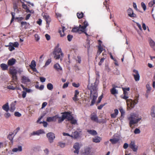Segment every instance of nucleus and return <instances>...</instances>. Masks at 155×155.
I'll use <instances>...</instances> for the list:
<instances>
[{
  "label": "nucleus",
  "instance_id": "nucleus-1",
  "mask_svg": "<svg viewBox=\"0 0 155 155\" xmlns=\"http://www.w3.org/2000/svg\"><path fill=\"white\" fill-rule=\"evenodd\" d=\"M97 86L96 81L93 83L89 84L87 86V88L90 91L91 98L92 99L90 106L94 104L97 97Z\"/></svg>",
  "mask_w": 155,
  "mask_h": 155
},
{
  "label": "nucleus",
  "instance_id": "nucleus-2",
  "mask_svg": "<svg viewBox=\"0 0 155 155\" xmlns=\"http://www.w3.org/2000/svg\"><path fill=\"white\" fill-rule=\"evenodd\" d=\"M135 98V99L134 101L130 99L127 100V107L132 108H134L135 105L137 103L139 99V96H136Z\"/></svg>",
  "mask_w": 155,
  "mask_h": 155
},
{
  "label": "nucleus",
  "instance_id": "nucleus-3",
  "mask_svg": "<svg viewBox=\"0 0 155 155\" xmlns=\"http://www.w3.org/2000/svg\"><path fill=\"white\" fill-rule=\"evenodd\" d=\"M128 119L130 121V127H132L133 125L137 124L140 120L141 119L137 118L136 115L134 114L130 115V117H128Z\"/></svg>",
  "mask_w": 155,
  "mask_h": 155
},
{
  "label": "nucleus",
  "instance_id": "nucleus-4",
  "mask_svg": "<svg viewBox=\"0 0 155 155\" xmlns=\"http://www.w3.org/2000/svg\"><path fill=\"white\" fill-rule=\"evenodd\" d=\"M53 54L54 55V58L56 59H58L63 56V54L61 48L58 47L54 48Z\"/></svg>",
  "mask_w": 155,
  "mask_h": 155
},
{
  "label": "nucleus",
  "instance_id": "nucleus-5",
  "mask_svg": "<svg viewBox=\"0 0 155 155\" xmlns=\"http://www.w3.org/2000/svg\"><path fill=\"white\" fill-rule=\"evenodd\" d=\"M91 119L94 121L95 122L97 123H104L106 122L105 120H103L102 121H98V117L97 114L94 113H93L91 114Z\"/></svg>",
  "mask_w": 155,
  "mask_h": 155
},
{
  "label": "nucleus",
  "instance_id": "nucleus-6",
  "mask_svg": "<svg viewBox=\"0 0 155 155\" xmlns=\"http://www.w3.org/2000/svg\"><path fill=\"white\" fill-rule=\"evenodd\" d=\"M129 147L134 152H137L138 149V146L135 145V142L134 141H131L129 145Z\"/></svg>",
  "mask_w": 155,
  "mask_h": 155
},
{
  "label": "nucleus",
  "instance_id": "nucleus-7",
  "mask_svg": "<svg viewBox=\"0 0 155 155\" xmlns=\"http://www.w3.org/2000/svg\"><path fill=\"white\" fill-rule=\"evenodd\" d=\"M46 136L49 142L50 143H53L54 140L55 138L54 134L52 132H49L47 134Z\"/></svg>",
  "mask_w": 155,
  "mask_h": 155
},
{
  "label": "nucleus",
  "instance_id": "nucleus-8",
  "mask_svg": "<svg viewBox=\"0 0 155 155\" xmlns=\"http://www.w3.org/2000/svg\"><path fill=\"white\" fill-rule=\"evenodd\" d=\"M133 72L135 73L132 74L135 80L136 81H139L140 79V76L138 71L137 70L134 69L133 71Z\"/></svg>",
  "mask_w": 155,
  "mask_h": 155
},
{
  "label": "nucleus",
  "instance_id": "nucleus-9",
  "mask_svg": "<svg viewBox=\"0 0 155 155\" xmlns=\"http://www.w3.org/2000/svg\"><path fill=\"white\" fill-rule=\"evenodd\" d=\"M128 15L131 18H136V15L133 12L132 9L129 8L127 11Z\"/></svg>",
  "mask_w": 155,
  "mask_h": 155
},
{
  "label": "nucleus",
  "instance_id": "nucleus-10",
  "mask_svg": "<svg viewBox=\"0 0 155 155\" xmlns=\"http://www.w3.org/2000/svg\"><path fill=\"white\" fill-rule=\"evenodd\" d=\"M36 66V64L35 61L34 60H32L29 66L32 69L33 71L38 73V72L35 68Z\"/></svg>",
  "mask_w": 155,
  "mask_h": 155
},
{
  "label": "nucleus",
  "instance_id": "nucleus-11",
  "mask_svg": "<svg viewBox=\"0 0 155 155\" xmlns=\"http://www.w3.org/2000/svg\"><path fill=\"white\" fill-rule=\"evenodd\" d=\"M64 115L66 117V119H67L68 120H71L72 118L73 117L71 114L70 113L68 112H65L63 113Z\"/></svg>",
  "mask_w": 155,
  "mask_h": 155
},
{
  "label": "nucleus",
  "instance_id": "nucleus-12",
  "mask_svg": "<svg viewBox=\"0 0 155 155\" xmlns=\"http://www.w3.org/2000/svg\"><path fill=\"white\" fill-rule=\"evenodd\" d=\"M73 147L75 149V150L74 151V152L75 153L78 154L80 148L79 143H75Z\"/></svg>",
  "mask_w": 155,
  "mask_h": 155
},
{
  "label": "nucleus",
  "instance_id": "nucleus-13",
  "mask_svg": "<svg viewBox=\"0 0 155 155\" xmlns=\"http://www.w3.org/2000/svg\"><path fill=\"white\" fill-rule=\"evenodd\" d=\"M82 24L83 25L81 26V31H85L86 28L88 25V24L87 21H84Z\"/></svg>",
  "mask_w": 155,
  "mask_h": 155
},
{
  "label": "nucleus",
  "instance_id": "nucleus-14",
  "mask_svg": "<svg viewBox=\"0 0 155 155\" xmlns=\"http://www.w3.org/2000/svg\"><path fill=\"white\" fill-rule=\"evenodd\" d=\"M16 62V59L12 58L10 59L8 61L7 64L8 66H12L14 65L15 63Z\"/></svg>",
  "mask_w": 155,
  "mask_h": 155
},
{
  "label": "nucleus",
  "instance_id": "nucleus-15",
  "mask_svg": "<svg viewBox=\"0 0 155 155\" xmlns=\"http://www.w3.org/2000/svg\"><path fill=\"white\" fill-rule=\"evenodd\" d=\"M79 92L78 90H76L74 91V97H73L72 99L74 101H78L79 99L78 98V95L79 94Z\"/></svg>",
  "mask_w": 155,
  "mask_h": 155
},
{
  "label": "nucleus",
  "instance_id": "nucleus-16",
  "mask_svg": "<svg viewBox=\"0 0 155 155\" xmlns=\"http://www.w3.org/2000/svg\"><path fill=\"white\" fill-rule=\"evenodd\" d=\"M65 29V27L64 26H62V28L59 29V33H60L61 37H63L65 35L64 33Z\"/></svg>",
  "mask_w": 155,
  "mask_h": 155
},
{
  "label": "nucleus",
  "instance_id": "nucleus-17",
  "mask_svg": "<svg viewBox=\"0 0 155 155\" xmlns=\"http://www.w3.org/2000/svg\"><path fill=\"white\" fill-rule=\"evenodd\" d=\"M150 114L152 117L155 118V105L151 107Z\"/></svg>",
  "mask_w": 155,
  "mask_h": 155
},
{
  "label": "nucleus",
  "instance_id": "nucleus-18",
  "mask_svg": "<svg viewBox=\"0 0 155 155\" xmlns=\"http://www.w3.org/2000/svg\"><path fill=\"white\" fill-rule=\"evenodd\" d=\"M21 26L25 28V29L27 28L30 24L29 23L26 21H21Z\"/></svg>",
  "mask_w": 155,
  "mask_h": 155
},
{
  "label": "nucleus",
  "instance_id": "nucleus-19",
  "mask_svg": "<svg viewBox=\"0 0 155 155\" xmlns=\"http://www.w3.org/2000/svg\"><path fill=\"white\" fill-rule=\"evenodd\" d=\"M22 82L24 84H26L30 82V79L28 77L25 76H23L21 78Z\"/></svg>",
  "mask_w": 155,
  "mask_h": 155
},
{
  "label": "nucleus",
  "instance_id": "nucleus-20",
  "mask_svg": "<svg viewBox=\"0 0 155 155\" xmlns=\"http://www.w3.org/2000/svg\"><path fill=\"white\" fill-rule=\"evenodd\" d=\"M149 42L150 47L155 51V42L151 38L149 40Z\"/></svg>",
  "mask_w": 155,
  "mask_h": 155
},
{
  "label": "nucleus",
  "instance_id": "nucleus-21",
  "mask_svg": "<svg viewBox=\"0 0 155 155\" xmlns=\"http://www.w3.org/2000/svg\"><path fill=\"white\" fill-rule=\"evenodd\" d=\"M112 86L113 87L111 89L110 91L111 94L113 95L117 94L118 91L115 88L117 87L114 85H113Z\"/></svg>",
  "mask_w": 155,
  "mask_h": 155
},
{
  "label": "nucleus",
  "instance_id": "nucleus-22",
  "mask_svg": "<svg viewBox=\"0 0 155 155\" xmlns=\"http://www.w3.org/2000/svg\"><path fill=\"white\" fill-rule=\"evenodd\" d=\"M43 17L45 19L46 22V24H49L51 21V19L49 16L47 14L45 13L43 16Z\"/></svg>",
  "mask_w": 155,
  "mask_h": 155
},
{
  "label": "nucleus",
  "instance_id": "nucleus-23",
  "mask_svg": "<svg viewBox=\"0 0 155 155\" xmlns=\"http://www.w3.org/2000/svg\"><path fill=\"white\" fill-rule=\"evenodd\" d=\"M16 102V101H15L14 102L11 103L10 105V107L9 109V110L11 112H13L15 110V104Z\"/></svg>",
  "mask_w": 155,
  "mask_h": 155
},
{
  "label": "nucleus",
  "instance_id": "nucleus-24",
  "mask_svg": "<svg viewBox=\"0 0 155 155\" xmlns=\"http://www.w3.org/2000/svg\"><path fill=\"white\" fill-rule=\"evenodd\" d=\"M57 117L55 116L52 117H49L47 118L46 120L48 122L55 121L56 120Z\"/></svg>",
  "mask_w": 155,
  "mask_h": 155
},
{
  "label": "nucleus",
  "instance_id": "nucleus-25",
  "mask_svg": "<svg viewBox=\"0 0 155 155\" xmlns=\"http://www.w3.org/2000/svg\"><path fill=\"white\" fill-rule=\"evenodd\" d=\"M54 68L58 71L62 70V68L58 63H56L54 65Z\"/></svg>",
  "mask_w": 155,
  "mask_h": 155
},
{
  "label": "nucleus",
  "instance_id": "nucleus-26",
  "mask_svg": "<svg viewBox=\"0 0 155 155\" xmlns=\"http://www.w3.org/2000/svg\"><path fill=\"white\" fill-rule=\"evenodd\" d=\"M102 139L100 137L96 136L93 138L92 139L93 141L96 143H98L100 142Z\"/></svg>",
  "mask_w": 155,
  "mask_h": 155
},
{
  "label": "nucleus",
  "instance_id": "nucleus-27",
  "mask_svg": "<svg viewBox=\"0 0 155 155\" xmlns=\"http://www.w3.org/2000/svg\"><path fill=\"white\" fill-rule=\"evenodd\" d=\"M81 25H80L78 27L73 28L72 29V31L74 32H78L79 31H81Z\"/></svg>",
  "mask_w": 155,
  "mask_h": 155
},
{
  "label": "nucleus",
  "instance_id": "nucleus-28",
  "mask_svg": "<svg viewBox=\"0 0 155 155\" xmlns=\"http://www.w3.org/2000/svg\"><path fill=\"white\" fill-rule=\"evenodd\" d=\"M0 66L3 70L5 71L8 70V65L2 63L0 64Z\"/></svg>",
  "mask_w": 155,
  "mask_h": 155
},
{
  "label": "nucleus",
  "instance_id": "nucleus-29",
  "mask_svg": "<svg viewBox=\"0 0 155 155\" xmlns=\"http://www.w3.org/2000/svg\"><path fill=\"white\" fill-rule=\"evenodd\" d=\"M2 108L6 112H8L9 109L8 103H7L4 105L2 107Z\"/></svg>",
  "mask_w": 155,
  "mask_h": 155
},
{
  "label": "nucleus",
  "instance_id": "nucleus-30",
  "mask_svg": "<svg viewBox=\"0 0 155 155\" xmlns=\"http://www.w3.org/2000/svg\"><path fill=\"white\" fill-rule=\"evenodd\" d=\"M120 140L119 138H114L112 139H110V141L111 143L114 144L116 143H118Z\"/></svg>",
  "mask_w": 155,
  "mask_h": 155
},
{
  "label": "nucleus",
  "instance_id": "nucleus-31",
  "mask_svg": "<svg viewBox=\"0 0 155 155\" xmlns=\"http://www.w3.org/2000/svg\"><path fill=\"white\" fill-rule=\"evenodd\" d=\"M90 40H89L88 39H87L86 42L84 45V46L85 48H87V51H88L89 50L90 47Z\"/></svg>",
  "mask_w": 155,
  "mask_h": 155
},
{
  "label": "nucleus",
  "instance_id": "nucleus-32",
  "mask_svg": "<svg viewBox=\"0 0 155 155\" xmlns=\"http://www.w3.org/2000/svg\"><path fill=\"white\" fill-rule=\"evenodd\" d=\"M72 135L71 137H74L75 138H77L79 136V133L77 131H75L72 133Z\"/></svg>",
  "mask_w": 155,
  "mask_h": 155
},
{
  "label": "nucleus",
  "instance_id": "nucleus-33",
  "mask_svg": "<svg viewBox=\"0 0 155 155\" xmlns=\"http://www.w3.org/2000/svg\"><path fill=\"white\" fill-rule=\"evenodd\" d=\"M22 150V147L21 146H18V148H14L12 150L13 152H17V151H21Z\"/></svg>",
  "mask_w": 155,
  "mask_h": 155
},
{
  "label": "nucleus",
  "instance_id": "nucleus-34",
  "mask_svg": "<svg viewBox=\"0 0 155 155\" xmlns=\"http://www.w3.org/2000/svg\"><path fill=\"white\" fill-rule=\"evenodd\" d=\"M87 132L92 135H96L97 134V132L94 130H88Z\"/></svg>",
  "mask_w": 155,
  "mask_h": 155
},
{
  "label": "nucleus",
  "instance_id": "nucleus-35",
  "mask_svg": "<svg viewBox=\"0 0 155 155\" xmlns=\"http://www.w3.org/2000/svg\"><path fill=\"white\" fill-rule=\"evenodd\" d=\"M103 50V48L101 46V44L98 46V50L97 51V54L99 55Z\"/></svg>",
  "mask_w": 155,
  "mask_h": 155
},
{
  "label": "nucleus",
  "instance_id": "nucleus-36",
  "mask_svg": "<svg viewBox=\"0 0 155 155\" xmlns=\"http://www.w3.org/2000/svg\"><path fill=\"white\" fill-rule=\"evenodd\" d=\"M122 90L123 91V94L125 95H128V92L127 91H129L130 90V88H122Z\"/></svg>",
  "mask_w": 155,
  "mask_h": 155
},
{
  "label": "nucleus",
  "instance_id": "nucleus-37",
  "mask_svg": "<svg viewBox=\"0 0 155 155\" xmlns=\"http://www.w3.org/2000/svg\"><path fill=\"white\" fill-rule=\"evenodd\" d=\"M77 15L79 19H80L83 18L84 16V14L82 12H78L77 14Z\"/></svg>",
  "mask_w": 155,
  "mask_h": 155
},
{
  "label": "nucleus",
  "instance_id": "nucleus-38",
  "mask_svg": "<svg viewBox=\"0 0 155 155\" xmlns=\"http://www.w3.org/2000/svg\"><path fill=\"white\" fill-rule=\"evenodd\" d=\"M47 88L49 90H52L53 88V86L52 84L50 83H48L47 84Z\"/></svg>",
  "mask_w": 155,
  "mask_h": 155
},
{
  "label": "nucleus",
  "instance_id": "nucleus-39",
  "mask_svg": "<svg viewBox=\"0 0 155 155\" xmlns=\"http://www.w3.org/2000/svg\"><path fill=\"white\" fill-rule=\"evenodd\" d=\"M66 117L65 115H64V113L62 115V117H60L58 120V122L60 123L63 121L65 119H66Z\"/></svg>",
  "mask_w": 155,
  "mask_h": 155
},
{
  "label": "nucleus",
  "instance_id": "nucleus-40",
  "mask_svg": "<svg viewBox=\"0 0 155 155\" xmlns=\"http://www.w3.org/2000/svg\"><path fill=\"white\" fill-rule=\"evenodd\" d=\"M11 74L12 75L17 74V72L16 69H11L10 70Z\"/></svg>",
  "mask_w": 155,
  "mask_h": 155
},
{
  "label": "nucleus",
  "instance_id": "nucleus-41",
  "mask_svg": "<svg viewBox=\"0 0 155 155\" xmlns=\"http://www.w3.org/2000/svg\"><path fill=\"white\" fill-rule=\"evenodd\" d=\"M11 13L12 16V19L10 21V24H11L13 22L15 18V12H11Z\"/></svg>",
  "mask_w": 155,
  "mask_h": 155
},
{
  "label": "nucleus",
  "instance_id": "nucleus-42",
  "mask_svg": "<svg viewBox=\"0 0 155 155\" xmlns=\"http://www.w3.org/2000/svg\"><path fill=\"white\" fill-rule=\"evenodd\" d=\"M119 110L121 113V117H124V116L125 114V112L124 110L122 108H119Z\"/></svg>",
  "mask_w": 155,
  "mask_h": 155
},
{
  "label": "nucleus",
  "instance_id": "nucleus-43",
  "mask_svg": "<svg viewBox=\"0 0 155 155\" xmlns=\"http://www.w3.org/2000/svg\"><path fill=\"white\" fill-rule=\"evenodd\" d=\"M13 135V133H11V134H10L8 135V138L11 141V142H13V137L12 136V135Z\"/></svg>",
  "mask_w": 155,
  "mask_h": 155
},
{
  "label": "nucleus",
  "instance_id": "nucleus-44",
  "mask_svg": "<svg viewBox=\"0 0 155 155\" xmlns=\"http://www.w3.org/2000/svg\"><path fill=\"white\" fill-rule=\"evenodd\" d=\"M7 88L9 89L14 90L15 89L16 87H14L12 84L9 85L7 86Z\"/></svg>",
  "mask_w": 155,
  "mask_h": 155
},
{
  "label": "nucleus",
  "instance_id": "nucleus-45",
  "mask_svg": "<svg viewBox=\"0 0 155 155\" xmlns=\"http://www.w3.org/2000/svg\"><path fill=\"white\" fill-rule=\"evenodd\" d=\"M9 44H12L14 47L17 48L19 46V44L17 42H15L14 43H10Z\"/></svg>",
  "mask_w": 155,
  "mask_h": 155
},
{
  "label": "nucleus",
  "instance_id": "nucleus-46",
  "mask_svg": "<svg viewBox=\"0 0 155 155\" xmlns=\"http://www.w3.org/2000/svg\"><path fill=\"white\" fill-rule=\"evenodd\" d=\"M155 4V0H152L148 4V5L150 7H152L153 5Z\"/></svg>",
  "mask_w": 155,
  "mask_h": 155
},
{
  "label": "nucleus",
  "instance_id": "nucleus-47",
  "mask_svg": "<svg viewBox=\"0 0 155 155\" xmlns=\"http://www.w3.org/2000/svg\"><path fill=\"white\" fill-rule=\"evenodd\" d=\"M90 149L89 148H87L85 150L84 153L87 155L89 154L90 153Z\"/></svg>",
  "mask_w": 155,
  "mask_h": 155
},
{
  "label": "nucleus",
  "instance_id": "nucleus-48",
  "mask_svg": "<svg viewBox=\"0 0 155 155\" xmlns=\"http://www.w3.org/2000/svg\"><path fill=\"white\" fill-rule=\"evenodd\" d=\"M68 40V41H71L73 38V35H68L67 37Z\"/></svg>",
  "mask_w": 155,
  "mask_h": 155
},
{
  "label": "nucleus",
  "instance_id": "nucleus-49",
  "mask_svg": "<svg viewBox=\"0 0 155 155\" xmlns=\"http://www.w3.org/2000/svg\"><path fill=\"white\" fill-rule=\"evenodd\" d=\"M12 75V78L13 80L14 81H16L17 79V77L16 75V74L15 75Z\"/></svg>",
  "mask_w": 155,
  "mask_h": 155
},
{
  "label": "nucleus",
  "instance_id": "nucleus-50",
  "mask_svg": "<svg viewBox=\"0 0 155 155\" xmlns=\"http://www.w3.org/2000/svg\"><path fill=\"white\" fill-rule=\"evenodd\" d=\"M105 59V58H102L100 60V62L98 63V65L100 66L102 65V63L104 62V60Z\"/></svg>",
  "mask_w": 155,
  "mask_h": 155
},
{
  "label": "nucleus",
  "instance_id": "nucleus-51",
  "mask_svg": "<svg viewBox=\"0 0 155 155\" xmlns=\"http://www.w3.org/2000/svg\"><path fill=\"white\" fill-rule=\"evenodd\" d=\"M51 59H48L47 60L45 63V66H46L48 65L51 62Z\"/></svg>",
  "mask_w": 155,
  "mask_h": 155
},
{
  "label": "nucleus",
  "instance_id": "nucleus-52",
  "mask_svg": "<svg viewBox=\"0 0 155 155\" xmlns=\"http://www.w3.org/2000/svg\"><path fill=\"white\" fill-rule=\"evenodd\" d=\"M69 84V82H67L66 83H64L62 86L63 88L64 89L68 87Z\"/></svg>",
  "mask_w": 155,
  "mask_h": 155
},
{
  "label": "nucleus",
  "instance_id": "nucleus-53",
  "mask_svg": "<svg viewBox=\"0 0 155 155\" xmlns=\"http://www.w3.org/2000/svg\"><path fill=\"white\" fill-rule=\"evenodd\" d=\"M13 8L15 12H17L18 11V9L17 5L16 4H15L14 5Z\"/></svg>",
  "mask_w": 155,
  "mask_h": 155
},
{
  "label": "nucleus",
  "instance_id": "nucleus-54",
  "mask_svg": "<svg viewBox=\"0 0 155 155\" xmlns=\"http://www.w3.org/2000/svg\"><path fill=\"white\" fill-rule=\"evenodd\" d=\"M58 146H60L61 148H63L64 147L65 145V144L64 143H61V142H59L58 143Z\"/></svg>",
  "mask_w": 155,
  "mask_h": 155
},
{
  "label": "nucleus",
  "instance_id": "nucleus-55",
  "mask_svg": "<svg viewBox=\"0 0 155 155\" xmlns=\"http://www.w3.org/2000/svg\"><path fill=\"white\" fill-rule=\"evenodd\" d=\"M140 131L139 129L138 128H136L134 131V133L135 134H139L140 133Z\"/></svg>",
  "mask_w": 155,
  "mask_h": 155
},
{
  "label": "nucleus",
  "instance_id": "nucleus-56",
  "mask_svg": "<svg viewBox=\"0 0 155 155\" xmlns=\"http://www.w3.org/2000/svg\"><path fill=\"white\" fill-rule=\"evenodd\" d=\"M102 98H103V95H101L98 97V100L97 101V104H98L101 102Z\"/></svg>",
  "mask_w": 155,
  "mask_h": 155
},
{
  "label": "nucleus",
  "instance_id": "nucleus-57",
  "mask_svg": "<svg viewBox=\"0 0 155 155\" xmlns=\"http://www.w3.org/2000/svg\"><path fill=\"white\" fill-rule=\"evenodd\" d=\"M10 44V45L9 46V47L8 48L10 51H12L14 50L15 48L12 45H11V44Z\"/></svg>",
  "mask_w": 155,
  "mask_h": 155
},
{
  "label": "nucleus",
  "instance_id": "nucleus-58",
  "mask_svg": "<svg viewBox=\"0 0 155 155\" xmlns=\"http://www.w3.org/2000/svg\"><path fill=\"white\" fill-rule=\"evenodd\" d=\"M81 57L79 56H77V58L76 59V61H77L78 63L80 64L81 62Z\"/></svg>",
  "mask_w": 155,
  "mask_h": 155
},
{
  "label": "nucleus",
  "instance_id": "nucleus-59",
  "mask_svg": "<svg viewBox=\"0 0 155 155\" xmlns=\"http://www.w3.org/2000/svg\"><path fill=\"white\" fill-rule=\"evenodd\" d=\"M14 115L15 116L17 117H20L21 115V114L18 112H15L14 113Z\"/></svg>",
  "mask_w": 155,
  "mask_h": 155
},
{
  "label": "nucleus",
  "instance_id": "nucleus-60",
  "mask_svg": "<svg viewBox=\"0 0 155 155\" xmlns=\"http://www.w3.org/2000/svg\"><path fill=\"white\" fill-rule=\"evenodd\" d=\"M72 85L73 87H78L80 86V84L79 83H78L76 84L74 82L72 83Z\"/></svg>",
  "mask_w": 155,
  "mask_h": 155
},
{
  "label": "nucleus",
  "instance_id": "nucleus-61",
  "mask_svg": "<svg viewBox=\"0 0 155 155\" xmlns=\"http://www.w3.org/2000/svg\"><path fill=\"white\" fill-rule=\"evenodd\" d=\"M127 95H124V96L121 95V98L122 99H124L125 100L127 101V100H128V99H127L128 98V97L127 96Z\"/></svg>",
  "mask_w": 155,
  "mask_h": 155
},
{
  "label": "nucleus",
  "instance_id": "nucleus-62",
  "mask_svg": "<svg viewBox=\"0 0 155 155\" xmlns=\"http://www.w3.org/2000/svg\"><path fill=\"white\" fill-rule=\"evenodd\" d=\"M141 5L142 7L143 8L144 11H145L146 9V7L145 4L143 2L141 3Z\"/></svg>",
  "mask_w": 155,
  "mask_h": 155
},
{
  "label": "nucleus",
  "instance_id": "nucleus-63",
  "mask_svg": "<svg viewBox=\"0 0 155 155\" xmlns=\"http://www.w3.org/2000/svg\"><path fill=\"white\" fill-rule=\"evenodd\" d=\"M71 123L72 124H75L77 123V120L74 119V118H72V119L71 120Z\"/></svg>",
  "mask_w": 155,
  "mask_h": 155
},
{
  "label": "nucleus",
  "instance_id": "nucleus-64",
  "mask_svg": "<svg viewBox=\"0 0 155 155\" xmlns=\"http://www.w3.org/2000/svg\"><path fill=\"white\" fill-rule=\"evenodd\" d=\"M4 116L6 118H8L10 117L11 114L7 112L4 114Z\"/></svg>",
  "mask_w": 155,
  "mask_h": 155
}]
</instances>
